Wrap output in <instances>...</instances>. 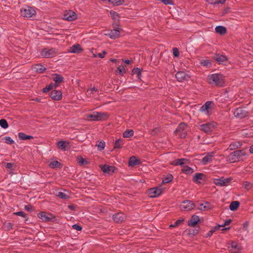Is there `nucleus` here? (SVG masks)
<instances>
[{"mask_svg":"<svg viewBox=\"0 0 253 253\" xmlns=\"http://www.w3.org/2000/svg\"><path fill=\"white\" fill-rule=\"evenodd\" d=\"M109 116L105 112H94L91 114L86 115V118L90 121H99L105 120L108 118Z\"/></svg>","mask_w":253,"mask_h":253,"instance_id":"nucleus-1","label":"nucleus"},{"mask_svg":"<svg viewBox=\"0 0 253 253\" xmlns=\"http://www.w3.org/2000/svg\"><path fill=\"white\" fill-rule=\"evenodd\" d=\"M21 16L24 17L30 18L36 13L35 9L32 7L26 6L22 7L20 10Z\"/></svg>","mask_w":253,"mask_h":253,"instance_id":"nucleus-2","label":"nucleus"},{"mask_svg":"<svg viewBox=\"0 0 253 253\" xmlns=\"http://www.w3.org/2000/svg\"><path fill=\"white\" fill-rule=\"evenodd\" d=\"M187 125L184 123H180L177 126L174 133L181 138H185L187 135Z\"/></svg>","mask_w":253,"mask_h":253,"instance_id":"nucleus-3","label":"nucleus"},{"mask_svg":"<svg viewBox=\"0 0 253 253\" xmlns=\"http://www.w3.org/2000/svg\"><path fill=\"white\" fill-rule=\"evenodd\" d=\"M247 155L245 150L235 151L230 154V159L233 162L238 161L242 157Z\"/></svg>","mask_w":253,"mask_h":253,"instance_id":"nucleus-4","label":"nucleus"},{"mask_svg":"<svg viewBox=\"0 0 253 253\" xmlns=\"http://www.w3.org/2000/svg\"><path fill=\"white\" fill-rule=\"evenodd\" d=\"M57 52L55 48H45L42 49L41 51V55L43 58H51L55 56Z\"/></svg>","mask_w":253,"mask_h":253,"instance_id":"nucleus-5","label":"nucleus"},{"mask_svg":"<svg viewBox=\"0 0 253 253\" xmlns=\"http://www.w3.org/2000/svg\"><path fill=\"white\" fill-rule=\"evenodd\" d=\"M214 103L212 101H207L204 105L202 106L199 111L202 113H204L206 115H211V109L213 107Z\"/></svg>","mask_w":253,"mask_h":253,"instance_id":"nucleus-6","label":"nucleus"},{"mask_svg":"<svg viewBox=\"0 0 253 253\" xmlns=\"http://www.w3.org/2000/svg\"><path fill=\"white\" fill-rule=\"evenodd\" d=\"M221 79V75L220 74H213L208 76L209 83L211 84L219 85Z\"/></svg>","mask_w":253,"mask_h":253,"instance_id":"nucleus-7","label":"nucleus"},{"mask_svg":"<svg viewBox=\"0 0 253 253\" xmlns=\"http://www.w3.org/2000/svg\"><path fill=\"white\" fill-rule=\"evenodd\" d=\"M195 204L191 201L186 200L182 202L180 206L181 211H189L194 209Z\"/></svg>","mask_w":253,"mask_h":253,"instance_id":"nucleus-8","label":"nucleus"},{"mask_svg":"<svg viewBox=\"0 0 253 253\" xmlns=\"http://www.w3.org/2000/svg\"><path fill=\"white\" fill-rule=\"evenodd\" d=\"M162 192V188L159 187H156L149 189L148 191V194L151 198H155L161 195Z\"/></svg>","mask_w":253,"mask_h":253,"instance_id":"nucleus-9","label":"nucleus"},{"mask_svg":"<svg viewBox=\"0 0 253 253\" xmlns=\"http://www.w3.org/2000/svg\"><path fill=\"white\" fill-rule=\"evenodd\" d=\"M77 18L76 13L70 10L65 11L63 15V19L69 21L75 20Z\"/></svg>","mask_w":253,"mask_h":253,"instance_id":"nucleus-10","label":"nucleus"},{"mask_svg":"<svg viewBox=\"0 0 253 253\" xmlns=\"http://www.w3.org/2000/svg\"><path fill=\"white\" fill-rule=\"evenodd\" d=\"M215 126V123H208L200 126L201 129L206 133H209L213 130Z\"/></svg>","mask_w":253,"mask_h":253,"instance_id":"nucleus-11","label":"nucleus"},{"mask_svg":"<svg viewBox=\"0 0 253 253\" xmlns=\"http://www.w3.org/2000/svg\"><path fill=\"white\" fill-rule=\"evenodd\" d=\"M175 78L178 82H182L188 80L190 76L183 71H179L176 73Z\"/></svg>","mask_w":253,"mask_h":253,"instance_id":"nucleus-12","label":"nucleus"},{"mask_svg":"<svg viewBox=\"0 0 253 253\" xmlns=\"http://www.w3.org/2000/svg\"><path fill=\"white\" fill-rule=\"evenodd\" d=\"M234 114L236 117L242 118L247 116L248 112L243 108L239 107L235 109Z\"/></svg>","mask_w":253,"mask_h":253,"instance_id":"nucleus-13","label":"nucleus"},{"mask_svg":"<svg viewBox=\"0 0 253 253\" xmlns=\"http://www.w3.org/2000/svg\"><path fill=\"white\" fill-rule=\"evenodd\" d=\"M38 216L42 219V221L47 222L51 220L53 216L50 213H47L45 212H41L38 214Z\"/></svg>","mask_w":253,"mask_h":253,"instance_id":"nucleus-14","label":"nucleus"},{"mask_svg":"<svg viewBox=\"0 0 253 253\" xmlns=\"http://www.w3.org/2000/svg\"><path fill=\"white\" fill-rule=\"evenodd\" d=\"M227 247L228 250L232 253H236L239 252L240 247L235 242H230L227 244Z\"/></svg>","mask_w":253,"mask_h":253,"instance_id":"nucleus-15","label":"nucleus"},{"mask_svg":"<svg viewBox=\"0 0 253 253\" xmlns=\"http://www.w3.org/2000/svg\"><path fill=\"white\" fill-rule=\"evenodd\" d=\"M57 146L59 149L66 151L70 148V143L67 141H59L57 142Z\"/></svg>","mask_w":253,"mask_h":253,"instance_id":"nucleus-16","label":"nucleus"},{"mask_svg":"<svg viewBox=\"0 0 253 253\" xmlns=\"http://www.w3.org/2000/svg\"><path fill=\"white\" fill-rule=\"evenodd\" d=\"M126 218V215L123 212H118L113 215V219L117 223H121L125 221Z\"/></svg>","mask_w":253,"mask_h":253,"instance_id":"nucleus-17","label":"nucleus"},{"mask_svg":"<svg viewBox=\"0 0 253 253\" xmlns=\"http://www.w3.org/2000/svg\"><path fill=\"white\" fill-rule=\"evenodd\" d=\"M50 96L54 100H60L62 99V94L60 90H52L50 93Z\"/></svg>","mask_w":253,"mask_h":253,"instance_id":"nucleus-18","label":"nucleus"},{"mask_svg":"<svg viewBox=\"0 0 253 253\" xmlns=\"http://www.w3.org/2000/svg\"><path fill=\"white\" fill-rule=\"evenodd\" d=\"M100 168L103 172L109 174L113 173L115 169V168L114 167L107 165L101 166Z\"/></svg>","mask_w":253,"mask_h":253,"instance_id":"nucleus-19","label":"nucleus"},{"mask_svg":"<svg viewBox=\"0 0 253 253\" xmlns=\"http://www.w3.org/2000/svg\"><path fill=\"white\" fill-rule=\"evenodd\" d=\"M112 39H116L119 37L120 32L117 29H114L110 31L108 33L106 34Z\"/></svg>","mask_w":253,"mask_h":253,"instance_id":"nucleus-20","label":"nucleus"},{"mask_svg":"<svg viewBox=\"0 0 253 253\" xmlns=\"http://www.w3.org/2000/svg\"><path fill=\"white\" fill-rule=\"evenodd\" d=\"M52 79L55 82V84L58 86L63 82L64 78L61 75L54 74L52 75Z\"/></svg>","mask_w":253,"mask_h":253,"instance_id":"nucleus-21","label":"nucleus"},{"mask_svg":"<svg viewBox=\"0 0 253 253\" xmlns=\"http://www.w3.org/2000/svg\"><path fill=\"white\" fill-rule=\"evenodd\" d=\"M188 161V160L186 159L181 158L178 159L174 160L171 163V165L173 166H182L184 164H186L187 162Z\"/></svg>","mask_w":253,"mask_h":253,"instance_id":"nucleus-22","label":"nucleus"},{"mask_svg":"<svg viewBox=\"0 0 253 253\" xmlns=\"http://www.w3.org/2000/svg\"><path fill=\"white\" fill-rule=\"evenodd\" d=\"M200 221L199 217L197 215H193L188 221V225L194 226Z\"/></svg>","mask_w":253,"mask_h":253,"instance_id":"nucleus-23","label":"nucleus"},{"mask_svg":"<svg viewBox=\"0 0 253 253\" xmlns=\"http://www.w3.org/2000/svg\"><path fill=\"white\" fill-rule=\"evenodd\" d=\"M213 153H208L207 154L202 160V164L204 165L208 164L210 163L212 160V158L213 157Z\"/></svg>","mask_w":253,"mask_h":253,"instance_id":"nucleus-24","label":"nucleus"},{"mask_svg":"<svg viewBox=\"0 0 253 253\" xmlns=\"http://www.w3.org/2000/svg\"><path fill=\"white\" fill-rule=\"evenodd\" d=\"M205 177V175L202 173H197L193 176V181L197 183H200L201 180L203 179Z\"/></svg>","mask_w":253,"mask_h":253,"instance_id":"nucleus-25","label":"nucleus"},{"mask_svg":"<svg viewBox=\"0 0 253 253\" xmlns=\"http://www.w3.org/2000/svg\"><path fill=\"white\" fill-rule=\"evenodd\" d=\"M82 50H83V49L79 44L73 45L70 49V52L72 53H79Z\"/></svg>","mask_w":253,"mask_h":253,"instance_id":"nucleus-26","label":"nucleus"},{"mask_svg":"<svg viewBox=\"0 0 253 253\" xmlns=\"http://www.w3.org/2000/svg\"><path fill=\"white\" fill-rule=\"evenodd\" d=\"M242 145V143L240 141H234L230 144L228 148L232 150L240 148Z\"/></svg>","mask_w":253,"mask_h":253,"instance_id":"nucleus-27","label":"nucleus"},{"mask_svg":"<svg viewBox=\"0 0 253 253\" xmlns=\"http://www.w3.org/2000/svg\"><path fill=\"white\" fill-rule=\"evenodd\" d=\"M200 63L201 65L205 66L207 68H210L211 66V60L208 59H201L200 61Z\"/></svg>","mask_w":253,"mask_h":253,"instance_id":"nucleus-28","label":"nucleus"},{"mask_svg":"<svg viewBox=\"0 0 253 253\" xmlns=\"http://www.w3.org/2000/svg\"><path fill=\"white\" fill-rule=\"evenodd\" d=\"M33 69L36 72L41 73L46 70L45 68L40 64H37L33 66Z\"/></svg>","mask_w":253,"mask_h":253,"instance_id":"nucleus-29","label":"nucleus"},{"mask_svg":"<svg viewBox=\"0 0 253 253\" xmlns=\"http://www.w3.org/2000/svg\"><path fill=\"white\" fill-rule=\"evenodd\" d=\"M139 164V160L135 156H132L129 158L128 164L129 166H134Z\"/></svg>","mask_w":253,"mask_h":253,"instance_id":"nucleus-30","label":"nucleus"},{"mask_svg":"<svg viewBox=\"0 0 253 253\" xmlns=\"http://www.w3.org/2000/svg\"><path fill=\"white\" fill-rule=\"evenodd\" d=\"M240 205L239 202L237 201H233L229 206V209L231 211H234L237 209Z\"/></svg>","mask_w":253,"mask_h":253,"instance_id":"nucleus-31","label":"nucleus"},{"mask_svg":"<svg viewBox=\"0 0 253 253\" xmlns=\"http://www.w3.org/2000/svg\"><path fill=\"white\" fill-rule=\"evenodd\" d=\"M205 204L207 205V206H204V203H201L199 205V206L198 208V209L199 210L202 211H206L211 209V206L209 203L205 202Z\"/></svg>","mask_w":253,"mask_h":253,"instance_id":"nucleus-32","label":"nucleus"},{"mask_svg":"<svg viewBox=\"0 0 253 253\" xmlns=\"http://www.w3.org/2000/svg\"><path fill=\"white\" fill-rule=\"evenodd\" d=\"M181 170L183 173L186 174H190L194 172L193 169L187 166H184Z\"/></svg>","mask_w":253,"mask_h":253,"instance_id":"nucleus-33","label":"nucleus"},{"mask_svg":"<svg viewBox=\"0 0 253 253\" xmlns=\"http://www.w3.org/2000/svg\"><path fill=\"white\" fill-rule=\"evenodd\" d=\"M18 137L20 140L31 139L34 138L33 136L27 135L24 132H19Z\"/></svg>","mask_w":253,"mask_h":253,"instance_id":"nucleus-34","label":"nucleus"},{"mask_svg":"<svg viewBox=\"0 0 253 253\" xmlns=\"http://www.w3.org/2000/svg\"><path fill=\"white\" fill-rule=\"evenodd\" d=\"M49 166L52 169L60 168L61 167V164L57 161H54L49 164Z\"/></svg>","mask_w":253,"mask_h":253,"instance_id":"nucleus-35","label":"nucleus"},{"mask_svg":"<svg viewBox=\"0 0 253 253\" xmlns=\"http://www.w3.org/2000/svg\"><path fill=\"white\" fill-rule=\"evenodd\" d=\"M134 131L132 129H127L123 132V136L125 138H129L133 135Z\"/></svg>","mask_w":253,"mask_h":253,"instance_id":"nucleus-36","label":"nucleus"},{"mask_svg":"<svg viewBox=\"0 0 253 253\" xmlns=\"http://www.w3.org/2000/svg\"><path fill=\"white\" fill-rule=\"evenodd\" d=\"M124 144L123 140L121 139H117L114 143V148H120Z\"/></svg>","mask_w":253,"mask_h":253,"instance_id":"nucleus-37","label":"nucleus"},{"mask_svg":"<svg viewBox=\"0 0 253 253\" xmlns=\"http://www.w3.org/2000/svg\"><path fill=\"white\" fill-rule=\"evenodd\" d=\"M173 179V176L171 174H169L167 177H164L163 179L162 183H168L171 181H172Z\"/></svg>","mask_w":253,"mask_h":253,"instance_id":"nucleus-38","label":"nucleus"},{"mask_svg":"<svg viewBox=\"0 0 253 253\" xmlns=\"http://www.w3.org/2000/svg\"><path fill=\"white\" fill-rule=\"evenodd\" d=\"M108 1L116 5H122L125 2L124 0H108Z\"/></svg>","mask_w":253,"mask_h":253,"instance_id":"nucleus-39","label":"nucleus"},{"mask_svg":"<svg viewBox=\"0 0 253 253\" xmlns=\"http://www.w3.org/2000/svg\"><path fill=\"white\" fill-rule=\"evenodd\" d=\"M96 146L97 147L98 150L101 151L104 149L105 146V143L103 141L98 142Z\"/></svg>","mask_w":253,"mask_h":253,"instance_id":"nucleus-40","label":"nucleus"},{"mask_svg":"<svg viewBox=\"0 0 253 253\" xmlns=\"http://www.w3.org/2000/svg\"><path fill=\"white\" fill-rule=\"evenodd\" d=\"M56 196L62 199H67L69 198V196L63 192H58Z\"/></svg>","mask_w":253,"mask_h":253,"instance_id":"nucleus-41","label":"nucleus"},{"mask_svg":"<svg viewBox=\"0 0 253 253\" xmlns=\"http://www.w3.org/2000/svg\"><path fill=\"white\" fill-rule=\"evenodd\" d=\"M0 126L3 128H7L8 127L7 122L5 119L0 120Z\"/></svg>","mask_w":253,"mask_h":253,"instance_id":"nucleus-42","label":"nucleus"},{"mask_svg":"<svg viewBox=\"0 0 253 253\" xmlns=\"http://www.w3.org/2000/svg\"><path fill=\"white\" fill-rule=\"evenodd\" d=\"M221 226V225L218 224L217 226L214 227L213 229H212V230H211L208 232V233L207 234V235L206 236V237H208L211 236L212 235L213 233L215 231H216V230L219 229V228Z\"/></svg>","mask_w":253,"mask_h":253,"instance_id":"nucleus-43","label":"nucleus"},{"mask_svg":"<svg viewBox=\"0 0 253 253\" xmlns=\"http://www.w3.org/2000/svg\"><path fill=\"white\" fill-rule=\"evenodd\" d=\"M78 163L80 165H87L88 164V161L82 157L78 158Z\"/></svg>","mask_w":253,"mask_h":253,"instance_id":"nucleus-44","label":"nucleus"},{"mask_svg":"<svg viewBox=\"0 0 253 253\" xmlns=\"http://www.w3.org/2000/svg\"><path fill=\"white\" fill-rule=\"evenodd\" d=\"M232 179L231 177L226 178L222 179V186L228 185L230 183Z\"/></svg>","mask_w":253,"mask_h":253,"instance_id":"nucleus-45","label":"nucleus"},{"mask_svg":"<svg viewBox=\"0 0 253 253\" xmlns=\"http://www.w3.org/2000/svg\"><path fill=\"white\" fill-rule=\"evenodd\" d=\"M110 14L113 19H115V20L118 19L119 14L116 12L113 11V10H111L110 11Z\"/></svg>","mask_w":253,"mask_h":253,"instance_id":"nucleus-46","label":"nucleus"},{"mask_svg":"<svg viewBox=\"0 0 253 253\" xmlns=\"http://www.w3.org/2000/svg\"><path fill=\"white\" fill-rule=\"evenodd\" d=\"M141 70L139 68H134L133 70H132V73L134 75H137V77L138 78H140V76L141 75Z\"/></svg>","mask_w":253,"mask_h":253,"instance_id":"nucleus-47","label":"nucleus"},{"mask_svg":"<svg viewBox=\"0 0 253 253\" xmlns=\"http://www.w3.org/2000/svg\"><path fill=\"white\" fill-rule=\"evenodd\" d=\"M4 139L5 140V142L8 144H12L14 142V140L9 136H5L4 137Z\"/></svg>","mask_w":253,"mask_h":253,"instance_id":"nucleus-48","label":"nucleus"},{"mask_svg":"<svg viewBox=\"0 0 253 253\" xmlns=\"http://www.w3.org/2000/svg\"><path fill=\"white\" fill-rule=\"evenodd\" d=\"M199 229H190L188 230V234L190 235H195L198 233Z\"/></svg>","mask_w":253,"mask_h":253,"instance_id":"nucleus-49","label":"nucleus"},{"mask_svg":"<svg viewBox=\"0 0 253 253\" xmlns=\"http://www.w3.org/2000/svg\"><path fill=\"white\" fill-rule=\"evenodd\" d=\"M222 65H228L230 64V62L228 61V58L226 56L222 55Z\"/></svg>","mask_w":253,"mask_h":253,"instance_id":"nucleus-50","label":"nucleus"},{"mask_svg":"<svg viewBox=\"0 0 253 253\" xmlns=\"http://www.w3.org/2000/svg\"><path fill=\"white\" fill-rule=\"evenodd\" d=\"M97 89L96 87L90 88L87 90L86 94L87 95L91 94V93H93L94 92L97 91Z\"/></svg>","mask_w":253,"mask_h":253,"instance_id":"nucleus-51","label":"nucleus"},{"mask_svg":"<svg viewBox=\"0 0 253 253\" xmlns=\"http://www.w3.org/2000/svg\"><path fill=\"white\" fill-rule=\"evenodd\" d=\"M174 57H177L179 55V51L177 48L174 47L172 49Z\"/></svg>","mask_w":253,"mask_h":253,"instance_id":"nucleus-52","label":"nucleus"},{"mask_svg":"<svg viewBox=\"0 0 253 253\" xmlns=\"http://www.w3.org/2000/svg\"><path fill=\"white\" fill-rule=\"evenodd\" d=\"M124 70L125 68L123 66H119V67L117 68V72L118 74L122 75L123 74V73H124Z\"/></svg>","mask_w":253,"mask_h":253,"instance_id":"nucleus-53","label":"nucleus"},{"mask_svg":"<svg viewBox=\"0 0 253 253\" xmlns=\"http://www.w3.org/2000/svg\"><path fill=\"white\" fill-rule=\"evenodd\" d=\"M183 221V219H178L176 220L173 224H171L170 225V227H174L178 225H179Z\"/></svg>","mask_w":253,"mask_h":253,"instance_id":"nucleus-54","label":"nucleus"},{"mask_svg":"<svg viewBox=\"0 0 253 253\" xmlns=\"http://www.w3.org/2000/svg\"><path fill=\"white\" fill-rule=\"evenodd\" d=\"M14 214H15L16 215L20 216L23 217H26V214L24 212L22 211H17L14 213Z\"/></svg>","mask_w":253,"mask_h":253,"instance_id":"nucleus-55","label":"nucleus"},{"mask_svg":"<svg viewBox=\"0 0 253 253\" xmlns=\"http://www.w3.org/2000/svg\"><path fill=\"white\" fill-rule=\"evenodd\" d=\"M106 54H107V52L106 51H103V52L102 53H98V54L97 55H95L94 54L93 57H96L98 56L101 58H103Z\"/></svg>","mask_w":253,"mask_h":253,"instance_id":"nucleus-56","label":"nucleus"},{"mask_svg":"<svg viewBox=\"0 0 253 253\" xmlns=\"http://www.w3.org/2000/svg\"><path fill=\"white\" fill-rule=\"evenodd\" d=\"M214 184L216 185L221 186V178H215L213 180Z\"/></svg>","mask_w":253,"mask_h":253,"instance_id":"nucleus-57","label":"nucleus"},{"mask_svg":"<svg viewBox=\"0 0 253 253\" xmlns=\"http://www.w3.org/2000/svg\"><path fill=\"white\" fill-rule=\"evenodd\" d=\"M209 3L211 4H218L221 2V0H208Z\"/></svg>","mask_w":253,"mask_h":253,"instance_id":"nucleus-58","label":"nucleus"},{"mask_svg":"<svg viewBox=\"0 0 253 253\" xmlns=\"http://www.w3.org/2000/svg\"><path fill=\"white\" fill-rule=\"evenodd\" d=\"M214 59L217 61L218 62H219V64L221 63V56L218 54H216L214 56Z\"/></svg>","mask_w":253,"mask_h":253,"instance_id":"nucleus-59","label":"nucleus"},{"mask_svg":"<svg viewBox=\"0 0 253 253\" xmlns=\"http://www.w3.org/2000/svg\"><path fill=\"white\" fill-rule=\"evenodd\" d=\"M214 59L217 61L218 62H219V64L221 63V56L218 54H216L214 56Z\"/></svg>","mask_w":253,"mask_h":253,"instance_id":"nucleus-60","label":"nucleus"},{"mask_svg":"<svg viewBox=\"0 0 253 253\" xmlns=\"http://www.w3.org/2000/svg\"><path fill=\"white\" fill-rule=\"evenodd\" d=\"M72 228L74 229L77 230V231H81L82 229V227L79 224H75L72 225Z\"/></svg>","mask_w":253,"mask_h":253,"instance_id":"nucleus-61","label":"nucleus"},{"mask_svg":"<svg viewBox=\"0 0 253 253\" xmlns=\"http://www.w3.org/2000/svg\"><path fill=\"white\" fill-rule=\"evenodd\" d=\"M162 2L166 4V5H167V4H170V5H172L173 4V2L171 0H161Z\"/></svg>","mask_w":253,"mask_h":253,"instance_id":"nucleus-62","label":"nucleus"},{"mask_svg":"<svg viewBox=\"0 0 253 253\" xmlns=\"http://www.w3.org/2000/svg\"><path fill=\"white\" fill-rule=\"evenodd\" d=\"M243 186L247 189H250L251 188V184L248 182H245L243 184Z\"/></svg>","mask_w":253,"mask_h":253,"instance_id":"nucleus-63","label":"nucleus"},{"mask_svg":"<svg viewBox=\"0 0 253 253\" xmlns=\"http://www.w3.org/2000/svg\"><path fill=\"white\" fill-rule=\"evenodd\" d=\"M215 30V31L216 33H219L220 35H221V26L219 25V26H216Z\"/></svg>","mask_w":253,"mask_h":253,"instance_id":"nucleus-64","label":"nucleus"}]
</instances>
